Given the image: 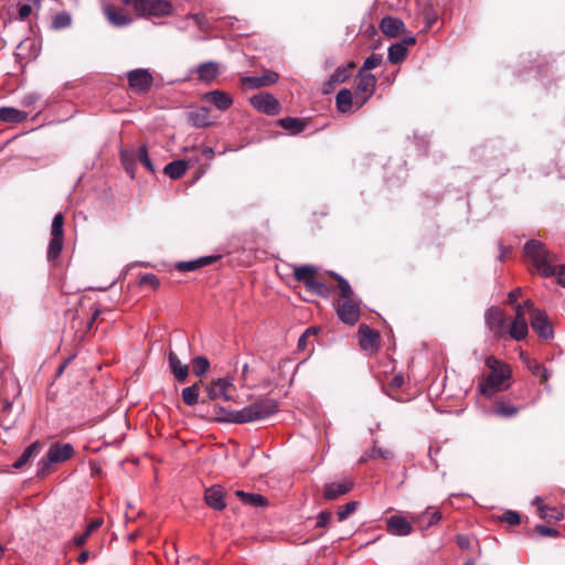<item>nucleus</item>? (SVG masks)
Masks as SVG:
<instances>
[{"mask_svg": "<svg viewBox=\"0 0 565 565\" xmlns=\"http://www.w3.org/2000/svg\"><path fill=\"white\" fill-rule=\"evenodd\" d=\"M524 252L542 276H554L557 282L565 287V265H554L557 260L556 255L550 252L542 242L529 241L524 246Z\"/></svg>", "mask_w": 565, "mask_h": 565, "instance_id": "f257e3e1", "label": "nucleus"}, {"mask_svg": "<svg viewBox=\"0 0 565 565\" xmlns=\"http://www.w3.org/2000/svg\"><path fill=\"white\" fill-rule=\"evenodd\" d=\"M278 411V403L274 398H263L239 409L226 411L222 407L216 412L217 419L225 423L245 424L265 419Z\"/></svg>", "mask_w": 565, "mask_h": 565, "instance_id": "f03ea898", "label": "nucleus"}, {"mask_svg": "<svg viewBox=\"0 0 565 565\" xmlns=\"http://www.w3.org/2000/svg\"><path fill=\"white\" fill-rule=\"evenodd\" d=\"M486 365L490 369V373L479 387L481 394L492 396L495 392L501 390L503 383L510 379L511 370L507 364L492 355L486 359Z\"/></svg>", "mask_w": 565, "mask_h": 565, "instance_id": "7ed1b4c3", "label": "nucleus"}, {"mask_svg": "<svg viewBox=\"0 0 565 565\" xmlns=\"http://www.w3.org/2000/svg\"><path fill=\"white\" fill-rule=\"evenodd\" d=\"M74 447L71 444H52L45 456L38 463L36 476L41 479L47 477L53 471V465L67 461L74 456Z\"/></svg>", "mask_w": 565, "mask_h": 565, "instance_id": "20e7f679", "label": "nucleus"}, {"mask_svg": "<svg viewBox=\"0 0 565 565\" xmlns=\"http://www.w3.org/2000/svg\"><path fill=\"white\" fill-rule=\"evenodd\" d=\"M318 268L312 265L295 266L292 276L296 281L301 282L306 289L313 295L327 298L331 294V288L317 278Z\"/></svg>", "mask_w": 565, "mask_h": 565, "instance_id": "39448f33", "label": "nucleus"}, {"mask_svg": "<svg viewBox=\"0 0 565 565\" xmlns=\"http://www.w3.org/2000/svg\"><path fill=\"white\" fill-rule=\"evenodd\" d=\"M126 7H131L139 18L167 17L172 12L168 0H120Z\"/></svg>", "mask_w": 565, "mask_h": 565, "instance_id": "423d86ee", "label": "nucleus"}, {"mask_svg": "<svg viewBox=\"0 0 565 565\" xmlns=\"http://www.w3.org/2000/svg\"><path fill=\"white\" fill-rule=\"evenodd\" d=\"M64 216L62 213L55 214L51 226V239L47 247V260L54 262L62 253L64 245Z\"/></svg>", "mask_w": 565, "mask_h": 565, "instance_id": "0eeeda50", "label": "nucleus"}, {"mask_svg": "<svg viewBox=\"0 0 565 565\" xmlns=\"http://www.w3.org/2000/svg\"><path fill=\"white\" fill-rule=\"evenodd\" d=\"M354 99L358 107H362L374 94L376 77L370 73L359 72L355 77Z\"/></svg>", "mask_w": 565, "mask_h": 565, "instance_id": "6e6552de", "label": "nucleus"}, {"mask_svg": "<svg viewBox=\"0 0 565 565\" xmlns=\"http://www.w3.org/2000/svg\"><path fill=\"white\" fill-rule=\"evenodd\" d=\"M335 310L339 319L349 324L354 326L361 315L360 301L355 298L351 299H335Z\"/></svg>", "mask_w": 565, "mask_h": 565, "instance_id": "1a4fd4ad", "label": "nucleus"}, {"mask_svg": "<svg viewBox=\"0 0 565 565\" xmlns=\"http://www.w3.org/2000/svg\"><path fill=\"white\" fill-rule=\"evenodd\" d=\"M236 388L228 379H217L205 385L206 397L211 401H232Z\"/></svg>", "mask_w": 565, "mask_h": 565, "instance_id": "9d476101", "label": "nucleus"}, {"mask_svg": "<svg viewBox=\"0 0 565 565\" xmlns=\"http://www.w3.org/2000/svg\"><path fill=\"white\" fill-rule=\"evenodd\" d=\"M103 12L109 24L115 28H125L134 21L132 17L126 9L116 7L111 3H106L103 7Z\"/></svg>", "mask_w": 565, "mask_h": 565, "instance_id": "9b49d317", "label": "nucleus"}, {"mask_svg": "<svg viewBox=\"0 0 565 565\" xmlns=\"http://www.w3.org/2000/svg\"><path fill=\"white\" fill-rule=\"evenodd\" d=\"M129 86L137 93H147L152 86V75L148 70L137 68L127 74Z\"/></svg>", "mask_w": 565, "mask_h": 565, "instance_id": "f8f14e48", "label": "nucleus"}, {"mask_svg": "<svg viewBox=\"0 0 565 565\" xmlns=\"http://www.w3.org/2000/svg\"><path fill=\"white\" fill-rule=\"evenodd\" d=\"M354 482L351 479L328 482L323 486V498L327 501L338 500L340 497L352 491Z\"/></svg>", "mask_w": 565, "mask_h": 565, "instance_id": "ddd939ff", "label": "nucleus"}, {"mask_svg": "<svg viewBox=\"0 0 565 565\" xmlns=\"http://www.w3.org/2000/svg\"><path fill=\"white\" fill-rule=\"evenodd\" d=\"M278 78L279 75L276 72L266 70L262 76L241 77V85L247 89H257L277 83Z\"/></svg>", "mask_w": 565, "mask_h": 565, "instance_id": "4468645a", "label": "nucleus"}, {"mask_svg": "<svg viewBox=\"0 0 565 565\" xmlns=\"http://www.w3.org/2000/svg\"><path fill=\"white\" fill-rule=\"evenodd\" d=\"M532 329L544 340L552 339L554 331L548 317L543 310H533L531 318Z\"/></svg>", "mask_w": 565, "mask_h": 565, "instance_id": "2eb2a0df", "label": "nucleus"}, {"mask_svg": "<svg viewBox=\"0 0 565 565\" xmlns=\"http://www.w3.org/2000/svg\"><path fill=\"white\" fill-rule=\"evenodd\" d=\"M250 104L259 111L276 115L279 111L278 100L269 93H259L250 98Z\"/></svg>", "mask_w": 565, "mask_h": 565, "instance_id": "dca6fc26", "label": "nucleus"}, {"mask_svg": "<svg viewBox=\"0 0 565 565\" xmlns=\"http://www.w3.org/2000/svg\"><path fill=\"white\" fill-rule=\"evenodd\" d=\"M486 321L491 331L495 334L501 335L505 331L507 318L503 311L499 308L491 307L487 310Z\"/></svg>", "mask_w": 565, "mask_h": 565, "instance_id": "f3484780", "label": "nucleus"}, {"mask_svg": "<svg viewBox=\"0 0 565 565\" xmlns=\"http://www.w3.org/2000/svg\"><path fill=\"white\" fill-rule=\"evenodd\" d=\"M360 345L365 351H374L379 347L380 333L366 324L359 327Z\"/></svg>", "mask_w": 565, "mask_h": 565, "instance_id": "a211bd4d", "label": "nucleus"}, {"mask_svg": "<svg viewBox=\"0 0 565 565\" xmlns=\"http://www.w3.org/2000/svg\"><path fill=\"white\" fill-rule=\"evenodd\" d=\"M224 489L221 486H212L205 490L204 500L214 510H223L226 507Z\"/></svg>", "mask_w": 565, "mask_h": 565, "instance_id": "6ab92c4d", "label": "nucleus"}, {"mask_svg": "<svg viewBox=\"0 0 565 565\" xmlns=\"http://www.w3.org/2000/svg\"><path fill=\"white\" fill-rule=\"evenodd\" d=\"M204 102L213 104L220 110H227L233 105L232 97L223 90H212L202 97Z\"/></svg>", "mask_w": 565, "mask_h": 565, "instance_id": "aec40b11", "label": "nucleus"}, {"mask_svg": "<svg viewBox=\"0 0 565 565\" xmlns=\"http://www.w3.org/2000/svg\"><path fill=\"white\" fill-rule=\"evenodd\" d=\"M533 504L536 505L537 515L542 520L552 522V521H559L564 518V514L559 509L544 504L543 500L540 497H536L533 500Z\"/></svg>", "mask_w": 565, "mask_h": 565, "instance_id": "412c9836", "label": "nucleus"}, {"mask_svg": "<svg viewBox=\"0 0 565 565\" xmlns=\"http://www.w3.org/2000/svg\"><path fill=\"white\" fill-rule=\"evenodd\" d=\"M381 31L390 36L396 38L404 32L405 24L401 19L394 17H384L380 23Z\"/></svg>", "mask_w": 565, "mask_h": 565, "instance_id": "4be33fe9", "label": "nucleus"}, {"mask_svg": "<svg viewBox=\"0 0 565 565\" xmlns=\"http://www.w3.org/2000/svg\"><path fill=\"white\" fill-rule=\"evenodd\" d=\"M413 526L405 518L393 515L387 520V531L393 535H408Z\"/></svg>", "mask_w": 565, "mask_h": 565, "instance_id": "5701e85b", "label": "nucleus"}, {"mask_svg": "<svg viewBox=\"0 0 565 565\" xmlns=\"http://www.w3.org/2000/svg\"><path fill=\"white\" fill-rule=\"evenodd\" d=\"M196 74L200 82L211 83L218 76L220 65L213 61L202 63L198 66Z\"/></svg>", "mask_w": 565, "mask_h": 565, "instance_id": "b1692460", "label": "nucleus"}, {"mask_svg": "<svg viewBox=\"0 0 565 565\" xmlns=\"http://www.w3.org/2000/svg\"><path fill=\"white\" fill-rule=\"evenodd\" d=\"M188 120L195 128H204L213 124L210 110L206 107H200L196 110L189 113Z\"/></svg>", "mask_w": 565, "mask_h": 565, "instance_id": "393cba45", "label": "nucleus"}, {"mask_svg": "<svg viewBox=\"0 0 565 565\" xmlns=\"http://www.w3.org/2000/svg\"><path fill=\"white\" fill-rule=\"evenodd\" d=\"M441 520V513L437 510L428 508L426 511L418 514L415 522L420 530H428L430 526L436 525Z\"/></svg>", "mask_w": 565, "mask_h": 565, "instance_id": "a878e982", "label": "nucleus"}, {"mask_svg": "<svg viewBox=\"0 0 565 565\" xmlns=\"http://www.w3.org/2000/svg\"><path fill=\"white\" fill-rule=\"evenodd\" d=\"M218 258H220V256H205V257H200L194 260L180 262L175 265V268L182 273L193 271V270L200 269L204 266L215 263Z\"/></svg>", "mask_w": 565, "mask_h": 565, "instance_id": "bb28decb", "label": "nucleus"}, {"mask_svg": "<svg viewBox=\"0 0 565 565\" xmlns=\"http://www.w3.org/2000/svg\"><path fill=\"white\" fill-rule=\"evenodd\" d=\"M169 366L174 377L179 382H184L189 376V366L186 364H182L175 352H169Z\"/></svg>", "mask_w": 565, "mask_h": 565, "instance_id": "cd10ccee", "label": "nucleus"}, {"mask_svg": "<svg viewBox=\"0 0 565 565\" xmlns=\"http://www.w3.org/2000/svg\"><path fill=\"white\" fill-rule=\"evenodd\" d=\"M42 443L36 440L32 443L30 446H28L24 451L21 454V456L18 458V460L13 463L14 469H22L26 465L30 463V461L40 454L42 449Z\"/></svg>", "mask_w": 565, "mask_h": 565, "instance_id": "c85d7f7f", "label": "nucleus"}, {"mask_svg": "<svg viewBox=\"0 0 565 565\" xmlns=\"http://www.w3.org/2000/svg\"><path fill=\"white\" fill-rule=\"evenodd\" d=\"M521 359L523 360L524 364L526 365L527 370L536 377L540 379V382L542 384H546L548 381V372L546 367L541 364L535 359H531L529 356H525L523 353H521Z\"/></svg>", "mask_w": 565, "mask_h": 565, "instance_id": "c756f323", "label": "nucleus"}, {"mask_svg": "<svg viewBox=\"0 0 565 565\" xmlns=\"http://www.w3.org/2000/svg\"><path fill=\"white\" fill-rule=\"evenodd\" d=\"M347 68L339 66L323 85V93L329 94L337 85L344 83L349 78Z\"/></svg>", "mask_w": 565, "mask_h": 565, "instance_id": "7c9ffc66", "label": "nucleus"}, {"mask_svg": "<svg viewBox=\"0 0 565 565\" xmlns=\"http://www.w3.org/2000/svg\"><path fill=\"white\" fill-rule=\"evenodd\" d=\"M28 117L23 110L13 107H0V120L4 122H22Z\"/></svg>", "mask_w": 565, "mask_h": 565, "instance_id": "2f4dec72", "label": "nucleus"}, {"mask_svg": "<svg viewBox=\"0 0 565 565\" xmlns=\"http://www.w3.org/2000/svg\"><path fill=\"white\" fill-rule=\"evenodd\" d=\"M335 105L340 113H348L353 105V94L350 89H341L335 97Z\"/></svg>", "mask_w": 565, "mask_h": 565, "instance_id": "473e14b6", "label": "nucleus"}, {"mask_svg": "<svg viewBox=\"0 0 565 565\" xmlns=\"http://www.w3.org/2000/svg\"><path fill=\"white\" fill-rule=\"evenodd\" d=\"M188 170V163L184 160H174L164 167V173L172 180L180 179Z\"/></svg>", "mask_w": 565, "mask_h": 565, "instance_id": "72a5a7b5", "label": "nucleus"}, {"mask_svg": "<svg viewBox=\"0 0 565 565\" xmlns=\"http://www.w3.org/2000/svg\"><path fill=\"white\" fill-rule=\"evenodd\" d=\"M278 125L291 134L297 135L305 130L307 122L299 118L285 117L278 120Z\"/></svg>", "mask_w": 565, "mask_h": 565, "instance_id": "f704fd0d", "label": "nucleus"}, {"mask_svg": "<svg viewBox=\"0 0 565 565\" xmlns=\"http://www.w3.org/2000/svg\"><path fill=\"white\" fill-rule=\"evenodd\" d=\"M330 276L332 278H334V280L337 281V288L339 290L338 299L355 298L354 297V291H353L351 285L349 284V281L347 279H344L342 276H340V275H338L335 273H330Z\"/></svg>", "mask_w": 565, "mask_h": 565, "instance_id": "c9c22d12", "label": "nucleus"}, {"mask_svg": "<svg viewBox=\"0 0 565 565\" xmlns=\"http://www.w3.org/2000/svg\"><path fill=\"white\" fill-rule=\"evenodd\" d=\"M201 384L202 381L194 383L193 385L182 390V401L184 402L185 405L193 406L199 403Z\"/></svg>", "mask_w": 565, "mask_h": 565, "instance_id": "e433bc0d", "label": "nucleus"}, {"mask_svg": "<svg viewBox=\"0 0 565 565\" xmlns=\"http://www.w3.org/2000/svg\"><path fill=\"white\" fill-rule=\"evenodd\" d=\"M529 333L526 320H513L509 330V334L516 341L523 340Z\"/></svg>", "mask_w": 565, "mask_h": 565, "instance_id": "4c0bfd02", "label": "nucleus"}, {"mask_svg": "<svg viewBox=\"0 0 565 565\" xmlns=\"http://www.w3.org/2000/svg\"><path fill=\"white\" fill-rule=\"evenodd\" d=\"M519 413V408L513 404L498 401L493 405V414L501 417H513Z\"/></svg>", "mask_w": 565, "mask_h": 565, "instance_id": "58836bf2", "label": "nucleus"}, {"mask_svg": "<svg viewBox=\"0 0 565 565\" xmlns=\"http://www.w3.org/2000/svg\"><path fill=\"white\" fill-rule=\"evenodd\" d=\"M236 495L242 499L245 504L253 507H263L267 504V500L264 495L257 493H246L244 491L238 490Z\"/></svg>", "mask_w": 565, "mask_h": 565, "instance_id": "ea45409f", "label": "nucleus"}, {"mask_svg": "<svg viewBox=\"0 0 565 565\" xmlns=\"http://www.w3.org/2000/svg\"><path fill=\"white\" fill-rule=\"evenodd\" d=\"M407 50L404 43L392 44L388 49V61L392 64L401 63L406 56Z\"/></svg>", "mask_w": 565, "mask_h": 565, "instance_id": "a19ab883", "label": "nucleus"}, {"mask_svg": "<svg viewBox=\"0 0 565 565\" xmlns=\"http://www.w3.org/2000/svg\"><path fill=\"white\" fill-rule=\"evenodd\" d=\"M103 524V520L102 519H95L93 521H90L87 526H86V530L83 534L78 535V536H75L74 537V544L76 546H83L87 539L89 537V535L97 529H99Z\"/></svg>", "mask_w": 565, "mask_h": 565, "instance_id": "79ce46f5", "label": "nucleus"}, {"mask_svg": "<svg viewBox=\"0 0 565 565\" xmlns=\"http://www.w3.org/2000/svg\"><path fill=\"white\" fill-rule=\"evenodd\" d=\"M209 369H210V362L205 356L200 355V356H196L193 359L192 371H193L194 375L202 376L203 374H205L209 371Z\"/></svg>", "mask_w": 565, "mask_h": 565, "instance_id": "37998d69", "label": "nucleus"}, {"mask_svg": "<svg viewBox=\"0 0 565 565\" xmlns=\"http://www.w3.org/2000/svg\"><path fill=\"white\" fill-rule=\"evenodd\" d=\"M71 23L72 17L70 15V13L62 11L54 15L52 20V28L54 30H62L68 28Z\"/></svg>", "mask_w": 565, "mask_h": 565, "instance_id": "c03bdc74", "label": "nucleus"}, {"mask_svg": "<svg viewBox=\"0 0 565 565\" xmlns=\"http://www.w3.org/2000/svg\"><path fill=\"white\" fill-rule=\"evenodd\" d=\"M383 458V459H391L393 457V452L388 449H383L380 447H373L370 452L366 454L365 457L361 458V462L366 461L367 459H375V458Z\"/></svg>", "mask_w": 565, "mask_h": 565, "instance_id": "a18cd8bd", "label": "nucleus"}, {"mask_svg": "<svg viewBox=\"0 0 565 565\" xmlns=\"http://www.w3.org/2000/svg\"><path fill=\"white\" fill-rule=\"evenodd\" d=\"M9 386H11L13 388V391H17V381L14 379L3 377L2 379V396H3V403H4V406H3L4 411H8L11 405L9 402V394H8Z\"/></svg>", "mask_w": 565, "mask_h": 565, "instance_id": "49530a36", "label": "nucleus"}, {"mask_svg": "<svg viewBox=\"0 0 565 565\" xmlns=\"http://www.w3.org/2000/svg\"><path fill=\"white\" fill-rule=\"evenodd\" d=\"M383 61V56L381 54H372L370 55L363 63L362 67L359 72L366 73L367 71H371L377 66L381 65Z\"/></svg>", "mask_w": 565, "mask_h": 565, "instance_id": "de8ad7c7", "label": "nucleus"}, {"mask_svg": "<svg viewBox=\"0 0 565 565\" xmlns=\"http://www.w3.org/2000/svg\"><path fill=\"white\" fill-rule=\"evenodd\" d=\"M356 501H351L348 502L347 504L339 507L337 512L339 521H344L349 515H351L356 510Z\"/></svg>", "mask_w": 565, "mask_h": 565, "instance_id": "09e8293b", "label": "nucleus"}, {"mask_svg": "<svg viewBox=\"0 0 565 565\" xmlns=\"http://www.w3.org/2000/svg\"><path fill=\"white\" fill-rule=\"evenodd\" d=\"M138 159L150 172H154V167L149 158L148 149L146 145H142L138 150Z\"/></svg>", "mask_w": 565, "mask_h": 565, "instance_id": "8fccbe9b", "label": "nucleus"}, {"mask_svg": "<svg viewBox=\"0 0 565 565\" xmlns=\"http://www.w3.org/2000/svg\"><path fill=\"white\" fill-rule=\"evenodd\" d=\"M499 520L510 525H518L521 522V516L518 512L508 510L501 516H499Z\"/></svg>", "mask_w": 565, "mask_h": 565, "instance_id": "3c124183", "label": "nucleus"}, {"mask_svg": "<svg viewBox=\"0 0 565 565\" xmlns=\"http://www.w3.org/2000/svg\"><path fill=\"white\" fill-rule=\"evenodd\" d=\"M534 532L541 536L557 537L559 532L551 526L539 524L534 527Z\"/></svg>", "mask_w": 565, "mask_h": 565, "instance_id": "603ef678", "label": "nucleus"}, {"mask_svg": "<svg viewBox=\"0 0 565 565\" xmlns=\"http://www.w3.org/2000/svg\"><path fill=\"white\" fill-rule=\"evenodd\" d=\"M140 286H150L153 289H157L160 285L158 277L153 274H145L140 277L139 280Z\"/></svg>", "mask_w": 565, "mask_h": 565, "instance_id": "864d4df0", "label": "nucleus"}, {"mask_svg": "<svg viewBox=\"0 0 565 565\" xmlns=\"http://www.w3.org/2000/svg\"><path fill=\"white\" fill-rule=\"evenodd\" d=\"M332 514L329 511H321L317 515V527L326 529L328 527L330 521H331Z\"/></svg>", "mask_w": 565, "mask_h": 565, "instance_id": "5fc2aeb1", "label": "nucleus"}, {"mask_svg": "<svg viewBox=\"0 0 565 565\" xmlns=\"http://www.w3.org/2000/svg\"><path fill=\"white\" fill-rule=\"evenodd\" d=\"M424 18L426 21V28L430 29L434 23L437 21V14L434 12V10L430 7H427L424 9Z\"/></svg>", "mask_w": 565, "mask_h": 565, "instance_id": "6e6d98bb", "label": "nucleus"}, {"mask_svg": "<svg viewBox=\"0 0 565 565\" xmlns=\"http://www.w3.org/2000/svg\"><path fill=\"white\" fill-rule=\"evenodd\" d=\"M521 295H522V291L520 288H515V289L511 290L508 295V303L515 305V302L521 297Z\"/></svg>", "mask_w": 565, "mask_h": 565, "instance_id": "4d7b16f0", "label": "nucleus"}, {"mask_svg": "<svg viewBox=\"0 0 565 565\" xmlns=\"http://www.w3.org/2000/svg\"><path fill=\"white\" fill-rule=\"evenodd\" d=\"M457 544L459 545L460 548L468 550V548H470L471 541L466 535H458L457 536Z\"/></svg>", "mask_w": 565, "mask_h": 565, "instance_id": "13d9d810", "label": "nucleus"}, {"mask_svg": "<svg viewBox=\"0 0 565 565\" xmlns=\"http://www.w3.org/2000/svg\"><path fill=\"white\" fill-rule=\"evenodd\" d=\"M31 7L29 4H21L19 7V18L25 20L31 14Z\"/></svg>", "mask_w": 565, "mask_h": 565, "instance_id": "bf43d9fd", "label": "nucleus"}, {"mask_svg": "<svg viewBox=\"0 0 565 565\" xmlns=\"http://www.w3.org/2000/svg\"><path fill=\"white\" fill-rule=\"evenodd\" d=\"M515 309V318L514 320H526L525 319V309L522 305L518 303L514 306Z\"/></svg>", "mask_w": 565, "mask_h": 565, "instance_id": "052dcab7", "label": "nucleus"}, {"mask_svg": "<svg viewBox=\"0 0 565 565\" xmlns=\"http://www.w3.org/2000/svg\"><path fill=\"white\" fill-rule=\"evenodd\" d=\"M310 337V330H306L298 340V349L303 350L307 347V341Z\"/></svg>", "mask_w": 565, "mask_h": 565, "instance_id": "680f3d73", "label": "nucleus"}, {"mask_svg": "<svg viewBox=\"0 0 565 565\" xmlns=\"http://www.w3.org/2000/svg\"><path fill=\"white\" fill-rule=\"evenodd\" d=\"M403 384H404V377H403V375L397 374V375L393 376V379H392V381H391V386H392V387H394V388H398V387H401Z\"/></svg>", "mask_w": 565, "mask_h": 565, "instance_id": "e2e57ef3", "label": "nucleus"}, {"mask_svg": "<svg viewBox=\"0 0 565 565\" xmlns=\"http://www.w3.org/2000/svg\"><path fill=\"white\" fill-rule=\"evenodd\" d=\"M522 306L524 307V309H525L526 311H529V312H530V319L532 318V311H533V310H539L537 308H535V307H534L533 301H532V300H530V299H527L526 301H524V302L522 303Z\"/></svg>", "mask_w": 565, "mask_h": 565, "instance_id": "0e129e2a", "label": "nucleus"}, {"mask_svg": "<svg viewBox=\"0 0 565 565\" xmlns=\"http://www.w3.org/2000/svg\"><path fill=\"white\" fill-rule=\"evenodd\" d=\"M89 558V552L88 551H83L78 557H77V562L79 564H85Z\"/></svg>", "mask_w": 565, "mask_h": 565, "instance_id": "69168bd1", "label": "nucleus"}, {"mask_svg": "<svg viewBox=\"0 0 565 565\" xmlns=\"http://www.w3.org/2000/svg\"><path fill=\"white\" fill-rule=\"evenodd\" d=\"M103 311L100 309H96L94 312H93V316L87 324V329L89 330L93 326V323L96 321V319L99 317V315L102 313Z\"/></svg>", "mask_w": 565, "mask_h": 565, "instance_id": "338daca9", "label": "nucleus"}, {"mask_svg": "<svg viewBox=\"0 0 565 565\" xmlns=\"http://www.w3.org/2000/svg\"><path fill=\"white\" fill-rule=\"evenodd\" d=\"M416 40L414 36H408V38H405L401 43H404L405 46H406V50L408 49V46L415 44Z\"/></svg>", "mask_w": 565, "mask_h": 565, "instance_id": "774afa93", "label": "nucleus"}]
</instances>
